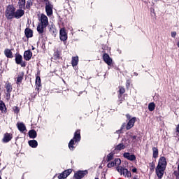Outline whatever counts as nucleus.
I'll list each match as a JSON object with an SVG mask.
<instances>
[{"label": "nucleus", "instance_id": "39448f33", "mask_svg": "<svg viewBox=\"0 0 179 179\" xmlns=\"http://www.w3.org/2000/svg\"><path fill=\"white\" fill-rule=\"evenodd\" d=\"M116 170L118 173H120L121 176H124V177H127V178H130V177H131V172L125 168L118 166L116 168Z\"/></svg>", "mask_w": 179, "mask_h": 179}, {"label": "nucleus", "instance_id": "f03ea898", "mask_svg": "<svg viewBox=\"0 0 179 179\" xmlns=\"http://www.w3.org/2000/svg\"><path fill=\"white\" fill-rule=\"evenodd\" d=\"M80 141V130H77L74 134L73 139H71L69 143V149H73V145H75V142H79Z\"/></svg>", "mask_w": 179, "mask_h": 179}, {"label": "nucleus", "instance_id": "c85d7f7f", "mask_svg": "<svg viewBox=\"0 0 179 179\" xmlns=\"http://www.w3.org/2000/svg\"><path fill=\"white\" fill-rule=\"evenodd\" d=\"M36 85L38 87H40V86H41V79L40 78L39 76H37L36 78Z\"/></svg>", "mask_w": 179, "mask_h": 179}, {"label": "nucleus", "instance_id": "e433bc0d", "mask_svg": "<svg viewBox=\"0 0 179 179\" xmlns=\"http://www.w3.org/2000/svg\"><path fill=\"white\" fill-rule=\"evenodd\" d=\"M20 2H21L22 5H25L26 4V0H19Z\"/></svg>", "mask_w": 179, "mask_h": 179}, {"label": "nucleus", "instance_id": "f704fd0d", "mask_svg": "<svg viewBox=\"0 0 179 179\" xmlns=\"http://www.w3.org/2000/svg\"><path fill=\"white\" fill-rule=\"evenodd\" d=\"M13 110H14V113H16L17 114L19 113L20 110L17 106L14 107Z\"/></svg>", "mask_w": 179, "mask_h": 179}, {"label": "nucleus", "instance_id": "ea45409f", "mask_svg": "<svg viewBox=\"0 0 179 179\" xmlns=\"http://www.w3.org/2000/svg\"><path fill=\"white\" fill-rule=\"evenodd\" d=\"M124 127H125V124H122L121 129H124Z\"/></svg>", "mask_w": 179, "mask_h": 179}, {"label": "nucleus", "instance_id": "20e7f679", "mask_svg": "<svg viewBox=\"0 0 179 179\" xmlns=\"http://www.w3.org/2000/svg\"><path fill=\"white\" fill-rule=\"evenodd\" d=\"M127 118L129 120V122L127 124L126 129L127 131L134 128V125H135V122H136V117H134L131 118V115H126Z\"/></svg>", "mask_w": 179, "mask_h": 179}, {"label": "nucleus", "instance_id": "aec40b11", "mask_svg": "<svg viewBox=\"0 0 179 179\" xmlns=\"http://www.w3.org/2000/svg\"><path fill=\"white\" fill-rule=\"evenodd\" d=\"M79 62V57H73L71 60L72 66H76L78 63Z\"/></svg>", "mask_w": 179, "mask_h": 179}, {"label": "nucleus", "instance_id": "f3484780", "mask_svg": "<svg viewBox=\"0 0 179 179\" xmlns=\"http://www.w3.org/2000/svg\"><path fill=\"white\" fill-rule=\"evenodd\" d=\"M4 55L7 58H13V53H12V50L10 49H6L4 50Z\"/></svg>", "mask_w": 179, "mask_h": 179}, {"label": "nucleus", "instance_id": "2f4dec72", "mask_svg": "<svg viewBox=\"0 0 179 179\" xmlns=\"http://www.w3.org/2000/svg\"><path fill=\"white\" fill-rule=\"evenodd\" d=\"M22 80H23V76H18V77L17 78V83H22Z\"/></svg>", "mask_w": 179, "mask_h": 179}, {"label": "nucleus", "instance_id": "2eb2a0df", "mask_svg": "<svg viewBox=\"0 0 179 179\" xmlns=\"http://www.w3.org/2000/svg\"><path fill=\"white\" fill-rule=\"evenodd\" d=\"M23 15H24V11L23 10L19 9L14 13V17H15L16 19H20V17H22V16H23Z\"/></svg>", "mask_w": 179, "mask_h": 179}, {"label": "nucleus", "instance_id": "7c9ffc66", "mask_svg": "<svg viewBox=\"0 0 179 179\" xmlns=\"http://www.w3.org/2000/svg\"><path fill=\"white\" fill-rule=\"evenodd\" d=\"M115 162V166H120V164H121V159H115L114 161Z\"/></svg>", "mask_w": 179, "mask_h": 179}, {"label": "nucleus", "instance_id": "f8f14e48", "mask_svg": "<svg viewBox=\"0 0 179 179\" xmlns=\"http://www.w3.org/2000/svg\"><path fill=\"white\" fill-rule=\"evenodd\" d=\"M103 59L104 62H106V64H107V65L110 66L113 64V59L110 58V56L107 53H105L103 55Z\"/></svg>", "mask_w": 179, "mask_h": 179}, {"label": "nucleus", "instance_id": "79ce46f5", "mask_svg": "<svg viewBox=\"0 0 179 179\" xmlns=\"http://www.w3.org/2000/svg\"><path fill=\"white\" fill-rule=\"evenodd\" d=\"M32 50H35L34 46H31Z\"/></svg>", "mask_w": 179, "mask_h": 179}, {"label": "nucleus", "instance_id": "a878e982", "mask_svg": "<svg viewBox=\"0 0 179 179\" xmlns=\"http://www.w3.org/2000/svg\"><path fill=\"white\" fill-rule=\"evenodd\" d=\"M156 108V105L155 103L151 102L148 104V110L149 111H155V108Z\"/></svg>", "mask_w": 179, "mask_h": 179}, {"label": "nucleus", "instance_id": "bb28decb", "mask_svg": "<svg viewBox=\"0 0 179 179\" xmlns=\"http://www.w3.org/2000/svg\"><path fill=\"white\" fill-rule=\"evenodd\" d=\"M124 149H125V145H124L122 143H120L115 147V150H122Z\"/></svg>", "mask_w": 179, "mask_h": 179}, {"label": "nucleus", "instance_id": "393cba45", "mask_svg": "<svg viewBox=\"0 0 179 179\" xmlns=\"http://www.w3.org/2000/svg\"><path fill=\"white\" fill-rule=\"evenodd\" d=\"M0 110L2 113L6 111V106H5V103L2 101H0Z\"/></svg>", "mask_w": 179, "mask_h": 179}, {"label": "nucleus", "instance_id": "9d476101", "mask_svg": "<svg viewBox=\"0 0 179 179\" xmlns=\"http://www.w3.org/2000/svg\"><path fill=\"white\" fill-rule=\"evenodd\" d=\"M40 21H41V24H43V26H46V27L48 26V17H46L45 15L41 14Z\"/></svg>", "mask_w": 179, "mask_h": 179}, {"label": "nucleus", "instance_id": "72a5a7b5", "mask_svg": "<svg viewBox=\"0 0 179 179\" xmlns=\"http://www.w3.org/2000/svg\"><path fill=\"white\" fill-rule=\"evenodd\" d=\"M119 92L120 94H124V93H125V89H124L122 87H120Z\"/></svg>", "mask_w": 179, "mask_h": 179}, {"label": "nucleus", "instance_id": "cd10ccee", "mask_svg": "<svg viewBox=\"0 0 179 179\" xmlns=\"http://www.w3.org/2000/svg\"><path fill=\"white\" fill-rule=\"evenodd\" d=\"M6 89L7 93H10L12 92V85H10V84L9 83H7L6 85Z\"/></svg>", "mask_w": 179, "mask_h": 179}, {"label": "nucleus", "instance_id": "6ab92c4d", "mask_svg": "<svg viewBox=\"0 0 179 179\" xmlns=\"http://www.w3.org/2000/svg\"><path fill=\"white\" fill-rule=\"evenodd\" d=\"M47 27L46 26L43 25V24H38L37 27V31L40 34L44 33V29Z\"/></svg>", "mask_w": 179, "mask_h": 179}, {"label": "nucleus", "instance_id": "b1692460", "mask_svg": "<svg viewBox=\"0 0 179 179\" xmlns=\"http://www.w3.org/2000/svg\"><path fill=\"white\" fill-rule=\"evenodd\" d=\"M152 152L154 159H157V157H158L159 156V150L157 149V148L154 147L152 148Z\"/></svg>", "mask_w": 179, "mask_h": 179}, {"label": "nucleus", "instance_id": "5701e85b", "mask_svg": "<svg viewBox=\"0 0 179 179\" xmlns=\"http://www.w3.org/2000/svg\"><path fill=\"white\" fill-rule=\"evenodd\" d=\"M29 135L30 138L34 139V138L37 137V132L35 130H31L29 131Z\"/></svg>", "mask_w": 179, "mask_h": 179}, {"label": "nucleus", "instance_id": "4c0bfd02", "mask_svg": "<svg viewBox=\"0 0 179 179\" xmlns=\"http://www.w3.org/2000/svg\"><path fill=\"white\" fill-rule=\"evenodd\" d=\"M177 35L176 32H171V37H176V36Z\"/></svg>", "mask_w": 179, "mask_h": 179}, {"label": "nucleus", "instance_id": "473e14b6", "mask_svg": "<svg viewBox=\"0 0 179 179\" xmlns=\"http://www.w3.org/2000/svg\"><path fill=\"white\" fill-rule=\"evenodd\" d=\"M114 166H115V164L113 162H109L107 165V166L109 168V169H111V167H114Z\"/></svg>", "mask_w": 179, "mask_h": 179}, {"label": "nucleus", "instance_id": "0eeeda50", "mask_svg": "<svg viewBox=\"0 0 179 179\" xmlns=\"http://www.w3.org/2000/svg\"><path fill=\"white\" fill-rule=\"evenodd\" d=\"M23 61V57L20 55H15V62L17 65H21V66L24 67L26 66V64L22 62Z\"/></svg>", "mask_w": 179, "mask_h": 179}, {"label": "nucleus", "instance_id": "c756f323", "mask_svg": "<svg viewBox=\"0 0 179 179\" xmlns=\"http://www.w3.org/2000/svg\"><path fill=\"white\" fill-rule=\"evenodd\" d=\"M114 157V154L110 153L107 155V162H111Z\"/></svg>", "mask_w": 179, "mask_h": 179}, {"label": "nucleus", "instance_id": "ddd939ff", "mask_svg": "<svg viewBox=\"0 0 179 179\" xmlns=\"http://www.w3.org/2000/svg\"><path fill=\"white\" fill-rule=\"evenodd\" d=\"M31 57H33V53L30 50H26L24 53V59L25 61H30L31 59Z\"/></svg>", "mask_w": 179, "mask_h": 179}, {"label": "nucleus", "instance_id": "c9c22d12", "mask_svg": "<svg viewBox=\"0 0 179 179\" xmlns=\"http://www.w3.org/2000/svg\"><path fill=\"white\" fill-rule=\"evenodd\" d=\"M6 97L7 100H9L10 99V92H7Z\"/></svg>", "mask_w": 179, "mask_h": 179}, {"label": "nucleus", "instance_id": "a19ab883", "mask_svg": "<svg viewBox=\"0 0 179 179\" xmlns=\"http://www.w3.org/2000/svg\"><path fill=\"white\" fill-rule=\"evenodd\" d=\"M152 169H155V164H152Z\"/></svg>", "mask_w": 179, "mask_h": 179}, {"label": "nucleus", "instance_id": "4468645a", "mask_svg": "<svg viewBox=\"0 0 179 179\" xmlns=\"http://www.w3.org/2000/svg\"><path fill=\"white\" fill-rule=\"evenodd\" d=\"M45 11L48 16H51V15H52V5L50 3H47L45 6Z\"/></svg>", "mask_w": 179, "mask_h": 179}, {"label": "nucleus", "instance_id": "423d86ee", "mask_svg": "<svg viewBox=\"0 0 179 179\" xmlns=\"http://www.w3.org/2000/svg\"><path fill=\"white\" fill-rule=\"evenodd\" d=\"M59 38L62 41H66L68 39V34L64 28H62L59 31Z\"/></svg>", "mask_w": 179, "mask_h": 179}, {"label": "nucleus", "instance_id": "6e6552de", "mask_svg": "<svg viewBox=\"0 0 179 179\" xmlns=\"http://www.w3.org/2000/svg\"><path fill=\"white\" fill-rule=\"evenodd\" d=\"M123 157L124 159H127V160H130V162H134V160H136V157L135 155H131L129 152H124L123 154Z\"/></svg>", "mask_w": 179, "mask_h": 179}, {"label": "nucleus", "instance_id": "9b49d317", "mask_svg": "<svg viewBox=\"0 0 179 179\" xmlns=\"http://www.w3.org/2000/svg\"><path fill=\"white\" fill-rule=\"evenodd\" d=\"M71 173H72V169L66 170L58 176V178L65 179L68 176H69V174H71Z\"/></svg>", "mask_w": 179, "mask_h": 179}, {"label": "nucleus", "instance_id": "37998d69", "mask_svg": "<svg viewBox=\"0 0 179 179\" xmlns=\"http://www.w3.org/2000/svg\"><path fill=\"white\" fill-rule=\"evenodd\" d=\"M95 179H99V178H95Z\"/></svg>", "mask_w": 179, "mask_h": 179}, {"label": "nucleus", "instance_id": "f257e3e1", "mask_svg": "<svg viewBox=\"0 0 179 179\" xmlns=\"http://www.w3.org/2000/svg\"><path fill=\"white\" fill-rule=\"evenodd\" d=\"M166 167H167V161L166 160V157H161L158 161V164L155 169L156 174L159 179L163 178Z\"/></svg>", "mask_w": 179, "mask_h": 179}, {"label": "nucleus", "instance_id": "a211bd4d", "mask_svg": "<svg viewBox=\"0 0 179 179\" xmlns=\"http://www.w3.org/2000/svg\"><path fill=\"white\" fill-rule=\"evenodd\" d=\"M17 127L20 132H24V131H26V126L24 124H23V122H18L17 124Z\"/></svg>", "mask_w": 179, "mask_h": 179}, {"label": "nucleus", "instance_id": "412c9836", "mask_svg": "<svg viewBox=\"0 0 179 179\" xmlns=\"http://www.w3.org/2000/svg\"><path fill=\"white\" fill-rule=\"evenodd\" d=\"M25 36L26 37H33V31L29 28L25 29Z\"/></svg>", "mask_w": 179, "mask_h": 179}, {"label": "nucleus", "instance_id": "58836bf2", "mask_svg": "<svg viewBox=\"0 0 179 179\" xmlns=\"http://www.w3.org/2000/svg\"><path fill=\"white\" fill-rule=\"evenodd\" d=\"M131 171H132L133 173H136V171H137L136 168H134V169L131 170Z\"/></svg>", "mask_w": 179, "mask_h": 179}, {"label": "nucleus", "instance_id": "7ed1b4c3", "mask_svg": "<svg viewBox=\"0 0 179 179\" xmlns=\"http://www.w3.org/2000/svg\"><path fill=\"white\" fill-rule=\"evenodd\" d=\"M16 10V8L12 5H9L7 6V8L6 10V17L7 19H13L15 17V11Z\"/></svg>", "mask_w": 179, "mask_h": 179}, {"label": "nucleus", "instance_id": "dca6fc26", "mask_svg": "<svg viewBox=\"0 0 179 179\" xmlns=\"http://www.w3.org/2000/svg\"><path fill=\"white\" fill-rule=\"evenodd\" d=\"M12 138H13L12 134L9 133H6L3 138V142H4L5 143H7V142H9L10 141L12 140Z\"/></svg>", "mask_w": 179, "mask_h": 179}, {"label": "nucleus", "instance_id": "1a4fd4ad", "mask_svg": "<svg viewBox=\"0 0 179 179\" xmlns=\"http://www.w3.org/2000/svg\"><path fill=\"white\" fill-rule=\"evenodd\" d=\"M87 174V171H79L76 173H75L74 177L76 179H81L83 178L84 176Z\"/></svg>", "mask_w": 179, "mask_h": 179}, {"label": "nucleus", "instance_id": "4be33fe9", "mask_svg": "<svg viewBox=\"0 0 179 179\" xmlns=\"http://www.w3.org/2000/svg\"><path fill=\"white\" fill-rule=\"evenodd\" d=\"M29 146H31V148H37V145H38V143L36 140H31L29 141Z\"/></svg>", "mask_w": 179, "mask_h": 179}]
</instances>
